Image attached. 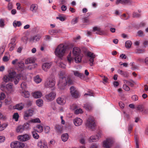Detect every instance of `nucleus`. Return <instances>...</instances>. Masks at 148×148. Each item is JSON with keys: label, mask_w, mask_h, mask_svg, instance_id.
I'll return each instance as SVG.
<instances>
[{"label": "nucleus", "mask_w": 148, "mask_h": 148, "mask_svg": "<svg viewBox=\"0 0 148 148\" xmlns=\"http://www.w3.org/2000/svg\"><path fill=\"white\" fill-rule=\"evenodd\" d=\"M45 132L46 133H49L50 130V127L47 126H45Z\"/></svg>", "instance_id": "obj_61"}, {"label": "nucleus", "mask_w": 148, "mask_h": 148, "mask_svg": "<svg viewBox=\"0 0 148 148\" xmlns=\"http://www.w3.org/2000/svg\"><path fill=\"white\" fill-rule=\"evenodd\" d=\"M56 96V93L53 91H51L49 93L47 94L45 97L48 101H50L53 100Z\"/></svg>", "instance_id": "obj_11"}, {"label": "nucleus", "mask_w": 148, "mask_h": 148, "mask_svg": "<svg viewBox=\"0 0 148 148\" xmlns=\"http://www.w3.org/2000/svg\"><path fill=\"white\" fill-rule=\"evenodd\" d=\"M34 80L36 84H38L42 81V79L40 77L39 75H37L34 77Z\"/></svg>", "instance_id": "obj_25"}, {"label": "nucleus", "mask_w": 148, "mask_h": 148, "mask_svg": "<svg viewBox=\"0 0 148 148\" xmlns=\"http://www.w3.org/2000/svg\"><path fill=\"white\" fill-rule=\"evenodd\" d=\"M57 63L59 65V66L62 68H65L66 65L63 64L62 62H57Z\"/></svg>", "instance_id": "obj_48"}, {"label": "nucleus", "mask_w": 148, "mask_h": 148, "mask_svg": "<svg viewBox=\"0 0 148 148\" xmlns=\"http://www.w3.org/2000/svg\"><path fill=\"white\" fill-rule=\"evenodd\" d=\"M24 106V105L22 103H20L16 105L14 108L15 109L20 110L23 108Z\"/></svg>", "instance_id": "obj_27"}, {"label": "nucleus", "mask_w": 148, "mask_h": 148, "mask_svg": "<svg viewBox=\"0 0 148 148\" xmlns=\"http://www.w3.org/2000/svg\"><path fill=\"white\" fill-rule=\"evenodd\" d=\"M86 140L84 138H82L81 139L80 141V143L82 145H85L86 144Z\"/></svg>", "instance_id": "obj_64"}, {"label": "nucleus", "mask_w": 148, "mask_h": 148, "mask_svg": "<svg viewBox=\"0 0 148 148\" xmlns=\"http://www.w3.org/2000/svg\"><path fill=\"white\" fill-rule=\"evenodd\" d=\"M37 145L38 147L40 148H48L47 143L41 140L38 142Z\"/></svg>", "instance_id": "obj_19"}, {"label": "nucleus", "mask_w": 148, "mask_h": 148, "mask_svg": "<svg viewBox=\"0 0 148 148\" xmlns=\"http://www.w3.org/2000/svg\"><path fill=\"white\" fill-rule=\"evenodd\" d=\"M10 145L11 148H18V141H14L12 142Z\"/></svg>", "instance_id": "obj_33"}, {"label": "nucleus", "mask_w": 148, "mask_h": 148, "mask_svg": "<svg viewBox=\"0 0 148 148\" xmlns=\"http://www.w3.org/2000/svg\"><path fill=\"white\" fill-rule=\"evenodd\" d=\"M85 125L88 128L91 130H93L95 126L94 117L92 116L88 117L87 119Z\"/></svg>", "instance_id": "obj_8"}, {"label": "nucleus", "mask_w": 148, "mask_h": 148, "mask_svg": "<svg viewBox=\"0 0 148 148\" xmlns=\"http://www.w3.org/2000/svg\"><path fill=\"white\" fill-rule=\"evenodd\" d=\"M13 86V84L11 83L5 85L2 84L0 85V88L1 90L2 91L5 92L7 93H10L14 91Z\"/></svg>", "instance_id": "obj_6"}, {"label": "nucleus", "mask_w": 148, "mask_h": 148, "mask_svg": "<svg viewBox=\"0 0 148 148\" xmlns=\"http://www.w3.org/2000/svg\"><path fill=\"white\" fill-rule=\"evenodd\" d=\"M78 18L77 17L75 18L74 19H72L71 21V23L73 25L75 24L76 23L78 22Z\"/></svg>", "instance_id": "obj_56"}, {"label": "nucleus", "mask_w": 148, "mask_h": 148, "mask_svg": "<svg viewBox=\"0 0 148 148\" xmlns=\"http://www.w3.org/2000/svg\"><path fill=\"white\" fill-rule=\"evenodd\" d=\"M16 131L18 133H22L24 130L23 126H18L16 128Z\"/></svg>", "instance_id": "obj_35"}, {"label": "nucleus", "mask_w": 148, "mask_h": 148, "mask_svg": "<svg viewBox=\"0 0 148 148\" xmlns=\"http://www.w3.org/2000/svg\"><path fill=\"white\" fill-rule=\"evenodd\" d=\"M99 148V145L94 143L92 144L90 147L89 148Z\"/></svg>", "instance_id": "obj_54"}, {"label": "nucleus", "mask_w": 148, "mask_h": 148, "mask_svg": "<svg viewBox=\"0 0 148 148\" xmlns=\"http://www.w3.org/2000/svg\"><path fill=\"white\" fill-rule=\"evenodd\" d=\"M55 83L54 78L53 76H50L46 80L44 86L47 88H52L55 86Z\"/></svg>", "instance_id": "obj_7"}, {"label": "nucleus", "mask_w": 148, "mask_h": 148, "mask_svg": "<svg viewBox=\"0 0 148 148\" xmlns=\"http://www.w3.org/2000/svg\"><path fill=\"white\" fill-rule=\"evenodd\" d=\"M5 95L4 93L3 92H1L0 95V100H3L5 97Z\"/></svg>", "instance_id": "obj_58"}, {"label": "nucleus", "mask_w": 148, "mask_h": 148, "mask_svg": "<svg viewBox=\"0 0 148 148\" xmlns=\"http://www.w3.org/2000/svg\"><path fill=\"white\" fill-rule=\"evenodd\" d=\"M101 135L99 134H97L95 136H91L88 139V141L90 142L96 141L98 140Z\"/></svg>", "instance_id": "obj_16"}, {"label": "nucleus", "mask_w": 148, "mask_h": 148, "mask_svg": "<svg viewBox=\"0 0 148 148\" xmlns=\"http://www.w3.org/2000/svg\"><path fill=\"white\" fill-rule=\"evenodd\" d=\"M124 0H116L115 1L116 4L118 5L120 4H124Z\"/></svg>", "instance_id": "obj_52"}, {"label": "nucleus", "mask_w": 148, "mask_h": 148, "mask_svg": "<svg viewBox=\"0 0 148 148\" xmlns=\"http://www.w3.org/2000/svg\"><path fill=\"white\" fill-rule=\"evenodd\" d=\"M30 123H29V121L27 123H26L24 124L23 126V127L24 130H29L31 129V127Z\"/></svg>", "instance_id": "obj_30"}, {"label": "nucleus", "mask_w": 148, "mask_h": 148, "mask_svg": "<svg viewBox=\"0 0 148 148\" xmlns=\"http://www.w3.org/2000/svg\"><path fill=\"white\" fill-rule=\"evenodd\" d=\"M5 25L4 20L2 19H0V27H3Z\"/></svg>", "instance_id": "obj_60"}, {"label": "nucleus", "mask_w": 148, "mask_h": 148, "mask_svg": "<svg viewBox=\"0 0 148 148\" xmlns=\"http://www.w3.org/2000/svg\"><path fill=\"white\" fill-rule=\"evenodd\" d=\"M33 96L36 99L40 98L42 96V93L40 91H36L33 93Z\"/></svg>", "instance_id": "obj_21"}, {"label": "nucleus", "mask_w": 148, "mask_h": 148, "mask_svg": "<svg viewBox=\"0 0 148 148\" xmlns=\"http://www.w3.org/2000/svg\"><path fill=\"white\" fill-rule=\"evenodd\" d=\"M73 122L75 126H78L82 124L83 121L80 118L77 117L73 120Z\"/></svg>", "instance_id": "obj_18"}, {"label": "nucleus", "mask_w": 148, "mask_h": 148, "mask_svg": "<svg viewBox=\"0 0 148 148\" xmlns=\"http://www.w3.org/2000/svg\"><path fill=\"white\" fill-rule=\"evenodd\" d=\"M69 138V136L67 133H64L63 134L61 138L62 141L64 142L66 141Z\"/></svg>", "instance_id": "obj_29"}, {"label": "nucleus", "mask_w": 148, "mask_h": 148, "mask_svg": "<svg viewBox=\"0 0 148 148\" xmlns=\"http://www.w3.org/2000/svg\"><path fill=\"white\" fill-rule=\"evenodd\" d=\"M29 123H40L41 121L39 118H36L35 119H32L29 121Z\"/></svg>", "instance_id": "obj_31"}, {"label": "nucleus", "mask_w": 148, "mask_h": 148, "mask_svg": "<svg viewBox=\"0 0 148 148\" xmlns=\"http://www.w3.org/2000/svg\"><path fill=\"white\" fill-rule=\"evenodd\" d=\"M17 64L20 68H23L24 63L22 62H19L17 63Z\"/></svg>", "instance_id": "obj_57"}, {"label": "nucleus", "mask_w": 148, "mask_h": 148, "mask_svg": "<svg viewBox=\"0 0 148 148\" xmlns=\"http://www.w3.org/2000/svg\"><path fill=\"white\" fill-rule=\"evenodd\" d=\"M31 138L30 135L25 134L23 135H19L18 137V139L21 142H25L29 140Z\"/></svg>", "instance_id": "obj_10"}, {"label": "nucleus", "mask_w": 148, "mask_h": 148, "mask_svg": "<svg viewBox=\"0 0 148 148\" xmlns=\"http://www.w3.org/2000/svg\"><path fill=\"white\" fill-rule=\"evenodd\" d=\"M62 126L60 125H56L55 129L58 132L61 133L62 130Z\"/></svg>", "instance_id": "obj_32"}, {"label": "nucleus", "mask_w": 148, "mask_h": 148, "mask_svg": "<svg viewBox=\"0 0 148 148\" xmlns=\"http://www.w3.org/2000/svg\"><path fill=\"white\" fill-rule=\"evenodd\" d=\"M9 60V58L6 56H3V60L4 62H6Z\"/></svg>", "instance_id": "obj_63"}, {"label": "nucleus", "mask_w": 148, "mask_h": 148, "mask_svg": "<svg viewBox=\"0 0 148 148\" xmlns=\"http://www.w3.org/2000/svg\"><path fill=\"white\" fill-rule=\"evenodd\" d=\"M67 60L70 63L73 61V58L71 56V53H70L67 56Z\"/></svg>", "instance_id": "obj_46"}, {"label": "nucleus", "mask_w": 148, "mask_h": 148, "mask_svg": "<svg viewBox=\"0 0 148 148\" xmlns=\"http://www.w3.org/2000/svg\"><path fill=\"white\" fill-rule=\"evenodd\" d=\"M21 87L22 90H25L27 88V84L25 82H23L21 84Z\"/></svg>", "instance_id": "obj_51"}, {"label": "nucleus", "mask_w": 148, "mask_h": 148, "mask_svg": "<svg viewBox=\"0 0 148 148\" xmlns=\"http://www.w3.org/2000/svg\"><path fill=\"white\" fill-rule=\"evenodd\" d=\"M73 83V81L69 77L66 76L60 78L58 81V86L61 90H64L67 85H70Z\"/></svg>", "instance_id": "obj_2"}, {"label": "nucleus", "mask_w": 148, "mask_h": 148, "mask_svg": "<svg viewBox=\"0 0 148 148\" xmlns=\"http://www.w3.org/2000/svg\"><path fill=\"white\" fill-rule=\"evenodd\" d=\"M115 140L112 137H109L104 140L102 142V146L104 148H111L114 145Z\"/></svg>", "instance_id": "obj_5"}, {"label": "nucleus", "mask_w": 148, "mask_h": 148, "mask_svg": "<svg viewBox=\"0 0 148 148\" xmlns=\"http://www.w3.org/2000/svg\"><path fill=\"white\" fill-rule=\"evenodd\" d=\"M58 32V31L57 30L54 29L50 30L49 31V34L52 35H56Z\"/></svg>", "instance_id": "obj_41"}, {"label": "nucleus", "mask_w": 148, "mask_h": 148, "mask_svg": "<svg viewBox=\"0 0 148 148\" xmlns=\"http://www.w3.org/2000/svg\"><path fill=\"white\" fill-rule=\"evenodd\" d=\"M57 103L60 105H63L66 103V99L64 96L58 97L56 99Z\"/></svg>", "instance_id": "obj_14"}, {"label": "nucleus", "mask_w": 148, "mask_h": 148, "mask_svg": "<svg viewBox=\"0 0 148 148\" xmlns=\"http://www.w3.org/2000/svg\"><path fill=\"white\" fill-rule=\"evenodd\" d=\"M83 112L82 110L80 108L77 109L75 111V113L76 114L82 113Z\"/></svg>", "instance_id": "obj_49"}, {"label": "nucleus", "mask_w": 148, "mask_h": 148, "mask_svg": "<svg viewBox=\"0 0 148 148\" xmlns=\"http://www.w3.org/2000/svg\"><path fill=\"white\" fill-rule=\"evenodd\" d=\"M13 25L15 27H19L22 25V23L20 21H14L13 23Z\"/></svg>", "instance_id": "obj_37"}, {"label": "nucleus", "mask_w": 148, "mask_h": 148, "mask_svg": "<svg viewBox=\"0 0 148 148\" xmlns=\"http://www.w3.org/2000/svg\"><path fill=\"white\" fill-rule=\"evenodd\" d=\"M73 72L74 75L75 76L78 77L81 79L84 78V74L80 73L79 72L77 71H73Z\"/></svg>", "instance_id": "obj_23"}, {"label": "nucleus", "mask_w": 148, "mask_h": 148, "mask_svg": "<svg viewBox=\"0 0 148 148\" xmlns=\"http://www.w3.org/2000/svg\"><path fill=\"white\" fill-rule=\"evenodd\" d=\"M70 91L72 97L76 98L79 97V92L75 87L73 86L71 87L70 88Z\"/></svg>", "instance_id": "obj_12"}, {"label": "nucleus", "mask_w": 148, "mask_h": 148, "mask_svg": "<svg viewBox=\"0 0 148 148\" xmlns=\"http://www.w3.org/2000/svg\"><path fill=\"white\" fill-rule=\"evenodd\" d=\"M56 18L57 19H59L61 21H64L66 19L65 16H62L60 15H59L58 16L56 17Z\"/></svg>", "instance_id": "obj_42"}, {"label": "nucleus", "mask_w": 148, "mask_h": 148, "mask_svg": "<svg viewBox=\"0 0 148 148\" xmlns=\"http://www.w3.org/2000/svg\"><path fill=\"white\" fill-rule=\"evenodd\" d=\"M43 127L42 125L38 124L36 126L34 130L37 132L40 133L43 132Z\"/></svg>", "instance_id": "obj_20"}, {"label": "nucleus", "mask_w": 148, "mask_h": 148, "mask_svg": "<svg viewBox=\"0 0 148 148\" xmlns=\"http://www.w3.org/2000/svg\"><path fill=\"white\" fill-rule=\"evenodd\" d=\"M34 111L29 109L24 112L23 117L25 119L27 120L29 117L32 116L33 114Z\"/></svg>", "instance_id": "obj_13"}, {"label": "nucleus", "mask_w": 148, "mask_h": 148, "mask_svg": "<svg viewBox=\"0 0 148 148\" xmlns=\"http://www.w3.org/2000/svg\"><path fill=\"white\" fill-rule=\"evenodd\" d=\"M41 36L39 34H36L35 35L31 36L29 38V41L32 42L33 43L38 41L40 38Z\"/></svg>", "instance_id": "obj_15"}, {"label": "nucleus", "mask_w": 148, "mask_h": 148, "mask_svg": "<svg viewBox=\"0 0 148 148\" xmlns=\"http://www.w3.org/2000/svg\"><path fill=\"white\" fill-rule=\"evenodd\" d=\"M37 66V64L36 63H34L28 66L27 69L29 70H32L36 68Z\"/></svg>", "instance_id": "obj_39"}, {"label": "nucleus", "mask_w": 148, "mask_h": 148, "mask_svg": "<svg viewBox=\"0 0 148 148\" xmlns=\"http://www.w3.org/2000/svg\"><path fill=\"white\" fill-rule=\"evenodd\" d=\"M72 53L73 56H75L74 59L76 63L80 62L81 61L83 55L81 53L80 48L77 47H74L73 49Z\"/></svg>", "instance_id": "obj_4"}, {"label": "nucleus", "mask_w": 148, "mask_h": 148, "mask_svg": "<svg viewBox=\"0 0 148 148\" xmlns=\"http://www.w3.org/2000/svg\"><path fill=\"white\" fill-rule=\"evenodd\" d=\"M19 117L18 114L17 112L14 113L13 115V119H14L16 121H18Z\"/></svg>", "instance_id": "obj_45"}, {"label": "nucleus", "mask_w": 148, "mask_h": 148, "mask_svg": "<svg viewBox=\"0 0 148 148\" xmlns=\"http://www.w3.org/2000/svg\"><path fill=\"white\" fill-rule=\"evenodd\" d=\"M21 92V95L25 98H28L30 96V94L28 91L25 90Z\"/></svg>", "instance_id": "obj_26"}, {"label": "nucleus", "mask_w": 148, "mask_h": 148, "mask_svg": "<svg viewBox=\"0 0 148 148\" xmlns=\"http://www.w3.org/2000/svg\"><path fill=\"white\" fill-rule=\"evenodd\" d=\"M52 65L51 62L44 63L42 66V70L45 72L47 71L48 69H50Z\"/></svg>", "instance_id": "obj_17"}, {"label": "nucleus", "mask_w": 148, "mask_h": 148, "mask_svg": "<svg viewBox=\"0 0 148 148\" xmlns=\"http://www.w3.org/2000/svg\"><path fill=\"white\" fill-rule=\"evenodd\" d=\"M102 80L103 83L104 84H106L108 83V79L105 76H102Z\"/></svg>", "instance_id": "obj_44"}, {"label": "nucleus", "mask_w": 148, "mask_h": 148, "mask_svg": "<svg viewBox=\"0 0 148 148\" xmlns=\"http://www.w3.org/2000/svg\"><path fill=\"white\" fill-rule=\"evenodd\" d=\"M93 96V93L91 91H90L87 93H85L84 95V96Z\"/></svg>", "instance_id": "obj_59"}, {"label": "nucleus", "mask_w": 148, "mask_h": 148, "mask_svg": "<svg viewBox=\"0 0 148 148\" xmlns=\"http://www.w3.org/2000/svg\"><path fill=\"white\" fill-rule=\"evenodd\" d=\"M124 4H131L133 2L132 0H124Z\"/></svg>", "instance_id": "obj_55"}, {"label": "nucleus", "mask_w": 148, "mask_h": 148, "mask_svg": "<svg viewBox=\"0 0 148 148\" xmlns=\"http://www.w3.org/2000/svg\"><path fill=\"white\" fill-rule=\"evenodd\" d=\"M18 148H23L25 146V144L22 142L18 141Z\"/></svg>", "instance_id": "obj_43"}, {"label": "nucleus", "mask_w": 148, "mask_h": 148, "mask_svg": "<svg viewBox=\"0 0 148 148\" xmlns=\"http://www.w3.org/2000/svg\"><path fill=\"white\" fill-rule=\"evenodd\" d=\"M38 9V6L36 4H32L31 6L30 10L33 13L36 12Z\"/></svg>", "instance_id": "obj_22"}, {"label": "nucleus", "mask_w": 148, "mask_h": 148, "mask_svg": "<svg viewBox=\"0 0 148 148\" xmlns=\"http://www.w3.org/2000/svg\"><path fill=\"white\" fill-rule=\"evenodd\" d=\"M33 60L31 58H28L25 61V63L26 64H28L30 63H32Z\"/></svg>", "instance_id": "obj_47"}, {"label": "nucleus", "mask_w": 148, "mask_h": 148, "mask_svg": "<svg viewBox=\"0 0 148 148\" xmlns=\"http://www.w3.org/2000/svg\"><path fill=\"white\" fill-rule=\"evenodd\" d=\"M13 4L12 2H9L6 7L7 9L8 10H11L13 8Z\"/></svg>", "instance_id": "obj_36"}, {"label": "nucleus", "mask_w": 148, "mask_h": 148, "mask_svg": "<svg viewBox=\"0 0 148 148\" xmlns=\"http://www.w3.org/2000/svg\"><path fill=\"white\" fill-rule=\"evenodd\" d=\"M84 107L86 110L88 111H90L93 108L92 105L88 103L84 104Z\"/></svg>", "instance_id": "obj_28"}, {"label": "nucleus", "mask_w": 148, "mask_h": 148, "mask_svg": "<svg viewBox=\"0 0 148 148\" xmlns=\"http://www.w3.org/2000/svg\"><path fill=\"white\" fill-rule=\"evenodd\" d=\"M118 73L123 76L124 77H127L128 74L126 72H124L120 70H118L117 71Z\"/></svg>", "instance_id": "obj_34"}, {"label": "nucleus", "mask_w": 148, "mask_h": 148, "mask_svg": "<svg viewBox=\"0 0 148 148\" xmlns=\"http://www.w3.org/2000/svg\"><path fill=\"white\" fill-rule=\"evenodd\" d=\"M132 42L131 41L128 40L125 43V46L127 48H130L132 45Z\"/></svg>", "instance_id": "obj_40"}, {"label": "nucleus", "mask_w": 148, "mask_h": 148, "mask_svg": "<svg viewBox=\"0 0 148 148\" xmlns=\"http://www.w3.org/2000/svg\"><path fill=\"white\" fill-rule=\"evenodd\" d=\"M36 103V104L38 106L41 107L43 105V101L41 99H39L37 100Z\"/></svg>", "instance_id": "obj_38"}, {"label": "nucleus", "mask_w": 148, "mask_h": 148, "mask_svg": "<svg viewBox=\"0 0 148 148\" xmlns=\"http://www.w3.org/2000/svg\"><path fill=\"white\" fill-rule=\"evenodd\" d=\"M93 31L94 32H96V34L100 35H102L103 34V31L101 30L99 27H94L93 28Z\"/></svg>", "instance_id": "obj_24"}, {"label": "nucleus", "mask_w": 148, "mask_h": 148, "mask_svg": "<svg viewBox=\"0 0 148 148\" xmlns=\"http://www.w3.org/2000/svg\"><path fill=\"white\" fill-rule=\"evenodd\" d=\"M66 50V46L63 44H61L56 47L55 51V53L56 56L61 58L64 55Z\"/></svg>", "instance_id": "obj_3"}, {"label": "nucleus", "mask_w": 148, "mask_h": 148, "mask_svg": "<svg viewBox=\"0 0 148 148\" xmlns=\"http://www.w3.org/2000/svg\"><path fill=\"white\" fill-rule=\"evenodd\" d=\"M123 88L125 90L127 91H128L130 90L129 87L127 86L126 84H125L123 85Z\"/></svg>", "instance_id": "obj_62"}, {"label": "nucleus", "mask_w": 148, "mask_h": 148, "mask_svg": "<svg viewBox=\"0 0 148 148\" xmlns=\"http://www.w3.org/2000/svg\"><path fill=\"white\" fill-rule=\"evenodd\" d=\"M87 56L89 58V64L91 66H92L93 65V62L94 61V59L96 56L94 53L89 51L87 53Z\"/></svg>", "instance_id": "obj_9"}, {"label": "nucleus", "mask_w": 148, "mask_h": 148, "mask_svg": "<svg viewBox=\"0 0 148 148\" xmlns=\"http://www.w3.org/2000/svg\"><path fill=\"white\" fill-rule=\"evenodd\" d=\"M21 78L23 79H26V77H22L21 74L16 75L15 72H13L9 73L8 75H5L3 78V81L6 83L9 82L14 81L15 84H17L19 80Z\"/></svg>", "instance_id": "obj_1"}, {"label": "nucleus", "mask_w": 148, "mask_h": 148, "mask_svg": "<svg viewBox=\"0 0 148 148\" xmlns=\"http://www.w3.org/2000/svg\"><path fill=\"white\" fill-rule=\"evenodd\" d=\"M137 35L139 36H144L143 32L142 30H139L137 32Z\"/></svg>", "instance_id": "obj_53"}, {"label": "nucleus", "mask_w": 148, "mask_h": 148, "mask_svg": "<svg viewBox=\"0 0 148 148\" xmlns=\"http://www.w3.org/2000/svg\"><path fill=\"white\" fill-rule=\"evenodd\" d=\"M33 136L34 138L36 139H38L39 136V135L35 132H32Z\"/></svg>", "instance_id": "obj_50"}]
</instances>
